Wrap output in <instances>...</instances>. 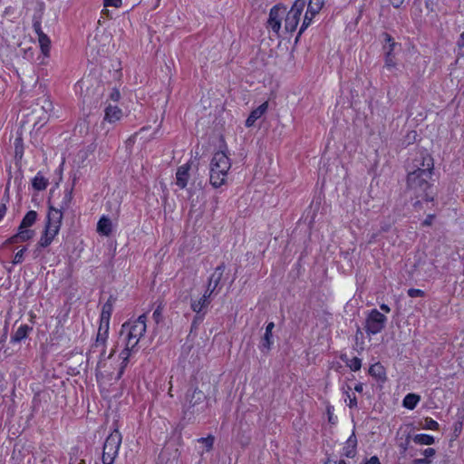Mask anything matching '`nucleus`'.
<instances>
[{"mask_svg": "<svg viewBox=\"0 0 464 464\" xmlns=\"http://www.w3.org/2000/svg\"><path fill=\"white\" fill-rule=\"evenodd\" d=\"M457 45L459 49H462L464 47V32L459 35L457 41Z\"/></svg>", "mask_w": 464, "mask_h": 464, "instance_id": "49", "label": "nucleus"}, {"mask_svg": "<svg viewBox=\"0 0 464 464\" xmlns=\"http://www.w3.org/2000/svg\"><path fill=\"white\" fill-rule=\"evenodd\" d=\"M422 428L425 429V430H438L439 428H440V425L432 418L426 417L424 419V423L422 425Z\"/></svg>", "mask_w": 464, "mask_h": 464, "instance_id": "34", "label": "nucleus"}, {"mask_svg": "<svg viewBox=\"0 0 464 464\" xmlns=\"http://www.w3.org/2000/svg\"><path fill=\"white\" fill-rule=\"evenodd\" d=\"M37 212L34 210L28 211L24 218L22 219V222L18 227V232L11 237L9 239H7V244H15L19 242H26L34 237V231L32 229H29L30 227H32L36 219H37Z\"/></svg>", "mask_w": 464, "mask_h": 464, "instance_id": "6", "label": "nucleus"}, {"mask_svg": "<svg viewBox=\"0 0 464 464\" xmlns=\"http://www.w3.org/2000/svg\"><path fill=\"white\" fill-rule=\"evenodd\" d=\"M423 455L425 456V459H428V458L433 457L436 453L435 450L432 448H428L423 450Z\"/></svg>", "mask_w": 464, "mask_h": 464, "instance_id": "46", "label": "nucleus"}, {"mask_svg": "<svg viewBox=\"0 0 464 464\" xmlns=\"http://www.w3.org/2000/svg\"><path fill=\"white\" fill-rule=\"evenodd\" d=\"M380 308H381V310H382V311H383L384 313H387V314H388V313H390V312H391V308H390V306H389V305H387V304H382L380 305Z\"/></svg>", "mask_w": 464, "mask_h": 464, "instance_id": "53", "label": "nucleus"}, {"mask_svg": "<svg viewBox=\"0 0 464 464\" xmlns=\"http://www.w3.org/2000/svg\"><path fill=\"white\" fill-rule=\"evenodd\" d=\"M314 16L315 15H312V14H308V10L306 11L298 35H301L305 31V29L311 24Z\"/></svg>", "mask_w": 464, "mask_h": 464, "instance_id": "33", "label": "nucleus"}, {"mask_svg": "<svg viewBox=\"0 0 464 464\" xmlns=\"http://www.w3.org/2000/svg\"><path fill=\"white\" fill-rule=\"evenodd\" d=\"M357 453V438L355 436L354 431L351 434V436L345 441V444L343 448V455L346 458H354Z\"/></svg>", "mask_w": 464, "mask_h": 464, "instance_id": "20", "label": "nucleus"}, {"mask_svg": "<svg viewBox=\"0 0 464 464\" xmlns=\"http://www.w3.org/2000/svg\"><path fill=\"white\" fill-rule=\"evenodd\" d=\"M226 266L224 263H221L215 268L214 272L208 278L206 292L209 293L213 296H216L219 293L221 289L220 282L223 278Z\"/></svg>", "mask_w": 464, "mask_h": 464, "instance_id": "13", "label": "nucleus"}, {"mask_svg": "<svg viewBox=\"0 0 464 464\" xmlns=\"http://www.w3.org/2000/svg\"><path fill=\"white\" fill-rule=\"evenodd\" d=\"M285 13L286 7L282 4L276 5L270 9L266 27L277 35H279L282 19L285 17Z\"/></svg>", "mask_w": 464, "mask_h": 464, "instance_id": "12", "label": "nucleus"}, {"mask_svg": "<svg viewBox=\"0 0 464 464\" xmlns=\"http://www.w3.org/2000/svg\"><path fill=\"white\" fill-rule=\"evenodd\" d=\"M389 1L394 8H400L402 5V4L404 3V0H389Z\"/></svg>", "mask_w": 464, "mask_h": 464, "instance_id": "48", "label": "nucleus"}, {"mask_svg": "<svg viewBox=\"0 0 464 464\" xmlns=\"http://www.w3.org/2000/svg\"><path fill=\"white\" fill-rule=\"evenodd\" d=\"M122 437L121 432L115 429L105 440L102 448V461L114 463L119 454Z\"/></svg>", "mask_w": 464, "mask_h": 464, "instance_id": "7", "label": "nucleus"}, {"mask_svg": "<svg viewBox=\"0 0 464 464\" xmlns=\"http://www.w3.org/2000/svg\"><path fill=\"white\" fill-rule=\"evenodd\" d=\"M63 214L61 213V209H56V208L50 206L46 217L44 229L39 241L36 244V247L34 252L35 257L39 256L41 249L49 246L55 237L59 234Z\"/></svg>", "mask_w": 464, "mask_h": 464, "instance_id": "3", "label": "nucleus"}, {"mask_svg": "<svg viewBox=\"0 0 464 464\" xmlns=\"http://www.w3.org/2000/svg\"><path fill=\"white\" fill-rule=\"evenodd\" d=\"M102 464H113L111 462H105V461H102Z\"/></svg>", "mask_w": 464, "mask_h": 464, "instance_id": "59", "label": "nucleus"}, {"mask_svg": "<svg viewBox=\"0 0 464 464\" xmlns=\"http://www.w3.org/2000/svg\"><path fill=\"white\" fill-rule=\"evenodd\" d=\"M206 395L198 388H193L187 391L185 402L183 404V414L185 416L194 415L199 411L198 406L204 402Z\"/></svg>", "mask_w": 464, "mask_h": 464, "instance_id": "8", "label": "nucleus"}, {"mask_svg": "<svg viewBox=\"0 0 464 464\" xmlns=\"http://www.w3.org/2000/svg\"><path fill=\"white\" fill-rule=\"evenodd\" d=\"M189 163L179 166L176 172V183L180 188H185L189 179Z\"/></svg>", "mask_w": 464, "mask_h": 464, "instance_id": "18", "label": "nucleus"}, {"mask_svg": "<svg viewBox=\"0 0 464 464\" xmlns=\"http://www.w3.org/2000/svg\"><path fill=\"white\" fill-rule=\"evenodd\" d=\"M123 116L122 110L118 106H113L111 104H108L104 110V118L105 121L110 123H114L120 121Z\"/></svg>", "mask_w": 464, "mask_h": 464, "instance_id": "17", "label": "nucleus"}, {"mask_svg": "<svg viewBox=\"0 0 464 464\" xmlns=\"http://www.w3.org/2000/svg\"><path fill=\"white\" fill-rule=\"evenodd\" d=\"M369 374L378 381L384 382L386 380V371L381 362L372 364L369 369Z\"/></svg>", "mask_w": 464, "mask_h": 464, "instance_id": "23", "label": "nucleus"}, {"mask_svg": "<svg viewBox=\"0 0 464 464\" xmlns=\"http://www.w3.org/2000/svg\"><path fill=\"white\" fill-rule=\"evenodd\" d=\"M413 441L420 445H432L435 440L434 437L428 434H417L414 436Z\"/></svg>", "mask_w": 464, "mask_h": 464, "instance_id": "29", "label": "nucleus"}, {"mask_svg": "<svg viewBox=\"0 0 464 464\" xmlns=\"http://www.w3.org/2000/svg\"><path fill=\"white\" fill-rule=\"evenodd\" d=\"M231 168V162L224 151H218L214 154L210 162L209 182L214 188L221 187Z\"/></svg>", "mask_w": 464, "mask_h": 464, "instance_id": "4", "label": "nucleus"}, {"mask_svg": "<svg viewBox=\"0 0 464 464\" xmlns=\"http://www.w3.org/2000/svg\"><path fill=\"white\" fill-rule=\"evenodd\" d=\"M325 464H330V461H327Z\"/></svg>", "mask_w": 464, "mask_h": 464, "instance_id": "60", "label": "nucleus"}, {"mask_svg": "<svg viewBox=\"0 0 464 464\" xmlns=\"http://www.w3.org/2000/svg\"><path fill=\"white\" fill-rule=\"evenodd\" d=\"M305 5L306 0H295L291 9L285 13V29L286 32L295 31Z\"/></svg>", "mask_w": 464, "mask_h": 464, "instance_id": "10", "label": "nucleus"}, {"mask_svg": "<svg viewBox=\"0 0 464 464\" xmlns=\"http://www.w3.org/2000/svg\"><path fill=\"white\" fill-rule=\"evenodd\" d=\"M106 341L107 338L102 337V336H96V340L94 343L91 346L89 353H88V360L93 358L94 356L99 358L97 368L102 369L106 365V357H105V352H106ZM114 353V351L112 350L111 353L108 355L107 359H111Z\"/></svg>", "mask_w": 464, "mask_h": 464, "instance_id": "11", "label": "nucleus"}, {"mask_svg": "<svg viewBox=\"0 0 464 464\" xmlns=\"http://www.w3.org/2000/svg\"><path fill=\"white\" fill-rule=\"evenodd\" d=\"M347 397L349 399V402H348V406L353 409V408H357V405H358V402H357V398L355 395L353 396H351L348 392H347Z\"/></svg>", "mask_w": 464, "mask_h": 464, "instance_id": "44", "label": "nucleus"}, {"mask_svg": "<svg viewBox=\"0 0 464 464\" xmlns=\"http://www.w3.org/2000/svg\"><path fill=\"white\" fill-rule=\"evenodd\" d=\"M122 4L121 0H104L103 5L104 6H113V7H120Z\"/></svg>", "mask_w": 464, "mask_h": 464, "instance_id": "42", "label": "nucleus"}, {"mask_svg": "<svg viewBox=\"0 0 464 464\" xmlns=\"http://www.w3.org/2000/svg\"><path fill=\"white\" fill-rule=\"evenodd\" d=\"M375 237H376V235H372V238H371V241H373V240H374V238H375Z\"/></svg>", "mask_w": 464, "mask_h": 464, "instance_id": "58", "label": "nucleus"}, {"mask_svg": "<svg viewBox=\"0 0 464 464\" xmlns=\"http://www.w3.org/2000/svg\"><path fill=\"white\" fill-rule=\"evenodd\" d=\"M25 251H26V247H23L21 250H19L14 255V257L13 259V264L14 265L21 264L24 261V255Z\"/></svg>", "mask_w": 464, "mask_h": 464, "instance_id": "41", "label": "nucleus"}, {"mask_svg": "<svg viewBox=\"0 0 464 464\" xmlns=\"http://www.w3.org/2000/svg\"><path fill=\"white\" fill-rule=\"evenodd\" d=\"M198 441L203 443L206 446L207 450L209 451L213 448L214 437L208 436L207 438H200Z\"/></svg>", "mask_w": 464, "mask_h": 464, "instance_id": "39", "label": "nucleus"}, {"mask_svg": "<svg viewBox=\"0 0 464 464\" xmlns=\"http://www.w3.org/2000/svg\"><path fill=\"white\" fill-rule=\"evenodd\" d=\"M146 320L147 316L145 314L140 315L136 320L126 322L122 324L121 334H126L125 348L120 353L121 362L115 377L116 380H120L129 363L131 353L136 351V347L146 333Z\"/></svg>", "mask_w": 464, "mask_h": 464, "instance_id": "1", "label": "nucleus"}, {"mask_svg": "<svg viewBox=\"0 0 464 464\" xmlns=\"http://www.w3.org/2000/svg\"><path fill=\"white\" fill-rule=\"evenodd\" d=\"M354 391L357 392H362L363 391V383L359 382L354 386Z\"/></svg>", "mask_w": 464, "mask_h": 464, "instance_id": "52", "label": "nucleus"}, {"mask_svg": "<svg viewBox=\"0 0 464 464\" xmlns=\"http://www.w3.org/2000/svg\"><path fill=\"white\" fill-rule=\"evenodd\" d=\"M110 98H111V100H112L114 102H118L121 98V93H120L119 90L113 89L110 94Z\"/></svg>", "mask_w": 464, "mask_h": 464, "instance_id": "45", "label": "nucleus"}, {"mask_svg": "<svg viewBox=\"0 0 464 464\" xmlns=\"http://www.w3.org/2000/svg\"><path fill=\"white\" fill-rule=\"evenodd\" d=\"M79 452L80 449L78 447H73L71 449V451L69 452V464H86V461L83 459H81L79 462H77Z\"/></svg>", "mask_w": 464, "mask_h": 464, "instance_id": "32", "label": "nucleus"}, {"mask_svg": "<svg viewBox=\"0 0 464 464\" xmlns=\"http://www.w3.org/2000/svg\"><path fill=\"white\" fill-rule=\"evenodd\" d=\"M109 327H110V319H105V318L100 317V325H99L97 336L108 338Z\"/></svg>", "mask_w": 464, "mask_h": 464, "instance_id": "30", "label": "nucleus"}, {"mask_svg": "<svg viewBox=\"0 0 464 464\" xmlns=\"http://www.w3.org/2000/svg\"><path fill=\"white\" fill-rule=\"evenodd\" d=\"M38 42L40 44L41 52L45 57H49L51 51V40L45 34L38 36Z\"/></svg>", "mask_w": 464, "mask_h": 464, "instance_id": "26", "label": "nucleus"}, {"mask_svg": "<svg viewBox=\"0 0 464 464\" xmlns=\"http://www.w3.org/2000/svg\"><path fill=\"white\" fill-rule=\"evenodd\" d=\"M382 38L384 41L383 50L385 51V66L388 68H394L396 66V62L393 51L398 44L394 41L393 37L386 32L382 34Z\"/></svg>", "mask_w": 464, "mask_h": 464, "instance_id": "14", "label": "nucleus"}, {"mask_svg": "<svg viewBox=\"0 0 464 464\" xmlns=\"http://www.w3.org/2000/svg\"><path fill=\"white\" fill-rule=\"evenodd\" d=\"M274 328L275 324L273 322L268 323L266 327L265 334L262 337L259 344V349L263 353H267L271 349V345L273 344L272 332Z\"/></svg>", "mask_w": 464, "mask_h": 464, "instance_id": "15", "label": "nucleus"}, {"mask_svg": "<svg viewBox=\"0 0 464 464\" xmlns=\"http://www.w3.org/2000/svg\"><path fill=\"white\" fill-rule=\"evenodd\" d=\"M72 200V188L65 189L64 196H63L62 204L59 208V209H61L62 214H63V210L67 209L70 207Z\"/></svg>", "mask_w": 464, "mask_h": 464, "instance_id": "31", "label": "nucleus"}, {"mask_svg": "<svg viewBox=\"0 0 464 464\" xmlns=\"http://www.w3.org/2000/svg\"><path fill=\"white\" fill-rule=\"evenodd\" d=\"M435 218L434 214H429L426 218L422 221L421 226L422 227H430L431 226L433 220Z\"/></svg>", "mask_w": 464, "mask_h": 464, "instance_id": "43", "label": "nucleus"}, {"mask_svg": "<svg viewBox=\"0 0 464 464\" xmlns=\"http://www.w3.org/2000/svg\"><path fill=\"white\" fill-rule=\"evenodd\" d=\"M324 5V0H309L307 5L308 14H312V15L318 14Z\"/></svg>", "mask_w": 464, "mask_h": 464, "instance_id": "28", "label": "nucleus"}, {"mask_svg": "<svg viewBox=\"0 0 464 464\" xmlns=\"http://www.w3.org/2000/svg\"><path fill=\"white\" fill-rule=\"evenodd\" d=\"M346 365L353 372H357L362 367V361L358 357H353V359L346 362Z\"/></svg>", "mask_w": 464, "mask_h": 464, "instance_id": "35", "label": "nucleus"}, {"mask_svg": "<svg viewBox=\"0 0 464 464\" xmlns=\"http://www.w3.org/2000/svg\"><path fill=\"white\" fill-rule=\"evenodd\" d=\"M430 172H420L419 174L408 173L407 175V189L411 193V197H414L416 201L413 203L414 208L417 209L422 201H433V195L430 191L431 185L430 179H431Z\"/></svg>", "mask_w": 464, "mask_h": 464, "instance_id": "2", "label": "nucleus"}, {"mask_svg": "<svg viewBox=\"0 0 464 464\" xmlns=\"http://www.w3.org/2000/svg\"><path fill=\"white\" fill-rule=\"evenodd\" d=\"M49 184L48 179L38 172L32 180V187L37 191L44 190Z\"/></svg>", "mask_w": 464, "mask_h": 464, "instance_id": "24", "label": "nucleus"}, {"mask_svg": "<svg viewBox=\"0 0 464 464\" xmlns=\"http://www.w3.org/2000/svg\"><path fill=\"white\" fill-rule=\"evenodd\" d=\"M430 460L427 459H415L413 460V464H430Z\"/></svg>", "mask_w": 464, "mask_h": 464, "instance_id": "50", "label": "nucleus"}, {"mask_svg": "<svg viewBox=\"0 0 464 464\" xmlns=\"http://www.w3.org/2000/svg\"><path fill=\"white\" fill-rule=\"evenodd\" d=\"M43 463L44 464H52V460L50 459H44Z\"/></svg>", "mask_w": 464, "mask_h": 464, "instance_id": "54", "label": "nucleus"}, {"mask_svg": "<svg viewBox=\"0 0 464 464\" xmlns=\"http://www.w3.org/2000/svg\"><path fill=\"white\" fill-rule=\"evenodd\" d=\"M364 464H381V462L377 456H372Z\"/></svg>", "mask_w": 464, "mask_h": 464, "instance_id": "47", "label": "nucleus"}, {"mask_svg": "<svg viewBox=\"0 0 464 464\" xmlns=\"http://www.w3.org/2000/svg\"><path fill=\"white\" fill-rule=\"evenodd\" d=\"M97 232L102 236L109 237L112 232V223L111 219L102 216L97 223Z\"/></svg>", "mask_w": 464, "mask_h": 464, "instance_id": "21", "label": "nucleus"}, {"mask_svg": "<svg viewBox=\"0 0 464 464\" xmlns=\"http://www.w3.org/2000/svg\"><path fill=\"white\" fill-rule=\"evenodd\" d=\"M338 464H347L344 460L341 459L339 460Z\"/></svg>", "mask_w": 464, "mask_h": 464, "instance_id": "57", "label": "nucleus"}, {"mask_svg": "<svg viewBox=\"0 0 464 464\" xmlns=\"http://www.w3.org/2000/svg\"><path fill=\"white\" fill-rule=\"evenodd\" d=\"M212 297H214L212 295L205 291L204 295L198 300L191 301L190 307L192 311L198 314L204 313V309L210 304Z\"/></svg>", "mask_w": 464, "mask_h": 464, "instance_id": "16", "label": "nucleus"}, {"mask_svg": "<svg viewBox=\"0 0 464 464\" xmlns=\"http://www.w3.org/2000/svg\"><path fill=\"white\" fill-rule=\"evenodd\" d=\"M33 28H34L35 34H37V36H40V35H42V34H44L42 30L40 18L34 17Z\"/></svg>", "mask_w": 464, "mask_h": 464, "instance_id": "40", "label": "nucleus"}, {"mask_svg": "<svg viewBox=\"0 0 464 464\" xmlns=\"http://www.w3.org/2000/svg\"><path fill=\"white\" fill-rule=\"evenodd\" d=\"M206 314V312L202 313V314H196L192 323H191V332L193 330H196L198 328V326L199 325V324H201V322L203 321V318Z\"/></svg>", "mask_w": 464, "mask_h": 464, "instance_id": "37", "label": "nucleus"}, {"mask_svg": "<svg viewBox=\"0 0 464 464\" xmlns=\"http://www.w3.org/2000/svg\"><path fill=\"white\" fill-rule=\"evenodd\" d=\"M6 210H7V208H6L5 204H1L0 205V220L5 217Z\"/></svg>", "mask_w": 464, "mask_h": 464, "instance_id": "51", "label": "nucleus"}, {"mask_svg": "<svg viewBox=\"0 0 464 464\" xmlns=\"http://www.w3.org/2000/svg\"><path fill=\"white\" fill-rule=\"evenodd\" d=\"M388 229H389V227H388V226L383 227L382 228V231H388Z\"/></svg>", "mask_w": 464, "mask_h": 464, "instance_id": "56", "label": "nucleus"}, {"mask_svg": "<svg viewBox=\"0 0 464 464\" xmlns=\"http://www.w3.org/2000/svg\"><path fill=\"white\" fill-rule=\"evenodd\" d=\"M358 334H362L360 327H358V329L356 331V336H358Z\"/></svg>", "mask_w": 464, "mask_h": 464, "instance_id": "55", "label": "nucleus"}, {"mask_svg": "<svg viewBox=\"0 0 464 464\" xmlns=\"http://www.w3.org/2000/svg\"><path fill=\"white\" fill-rule=\"evenodd\" d=\"M162 312H163V305L160 303L158 304L157 308L155 309V311L153 312V314H152V318L156 324H159L162 320V318H163Z\"/></svg>", "mask_w": 464, "mask_h": 464, "instance_id": "36", "label": "nucleus"}, {"mask_svg": "<svg viewBox=\"0 0 464 464\" xmlns=\"http://www.w3.org/2000/svg\"><path fill=\"white\" fill-rule=\"evenodd\" d=\"M420 401V395H418L416 393H408L402 401V405L406 409L413 410L416 408V406Z\"/></svg>", "mask_w": 464, "mask_h": 464, "instance_id": "25", "label": "nucleus"}, {"mask_svg": "<svg viewBox=\"0 0 464 464\" xmlns=\"http://www.w3.org/2000/svg\"><path fill=\"white\" fill-rule=\"evenodd\" d=\"M407 294L410 297L415 298V297H424L426 295V293L420 289L416 288H410L407 291Z\"/></svg>", "mask_w": 464, "mask_h": 464, "instance_id": "38", "label": "nucleus"}, {"mask_svg": "<svg viewBox=\"0 0 464 464\" xmlns=\"http://www.w3.org/2000/svg\"><path fill=\"white\" fill-rule=\"evenodd\" d=\"M434 169L433 159L426 150H418L409 160L407 164L408 173L419 174L420 172H430Z\"/></svg>", "mask_w": 464, "mask_h": 464, "instance_id": "5", "label": "nucleus"}, {"mask_svg": "<svg viewBox=\"0 0 464 464\" xmlns=\"http://www.w3.org/2000/svg\"><path fill=\"white\" fill-rule=\"evenodd\" d=\"M33 331V327L28 324H21L17 330L12 334L11 342L12 343H20L24 339H25L29 333Z\"/></svg>", "mask_w": 464, "mask_h": 464, "instance_id": "22", "label": "nucleus"}, {"mask_svg": "<svg viewBox=\"0 0 464 464\" xmlns=\"http://www.w3.org/2000/svg\"><path fill=\"white\" fill-rule=\"evenodd\" d=\"M387 317L377 309H372L365 319L364 329L367 334L374 335L381 333L386 325Z\"/></svg>", "mask_w": 464, "mask_h": 464, "instance_id": "9", "label": "nucleus"}, {"mask_svg": "<svg viewBox=\"0 0 464 464\" xmlns=\"http://www.w3.org/2000/svg\"><path fill=\"white\" fill-rule=\"evenodd\" d=\"M268 109V102H263L261 105H259L257 108L253 110L247 119L246 120V127H252L255 122L261 118L267 111Z\"/></svg>", "mask_w": 464, "mask_h": 464, "instance_id": "19", "label": "nucleus"}, {"mask_svg": "<svg viewBox=\"0 0 464 464\" xmlns=\"http://www.w3.org/2000/svg\"><path fill=\"white\" fill-rule=\"evenodd\" d=\"M115 301L116 298L112 295L108 298L107 302L102 308L101 318L111 319Z\"/></svg>", "mask_w": 464, "mask_h": 464, "instance_id": "27", "label": "nucleus"}]
</instances>
